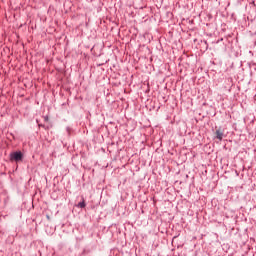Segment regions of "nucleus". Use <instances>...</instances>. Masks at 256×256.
Segmentation results:
<instances>
[{
    "instance_id": "f257e3e1",
    "label": "nucleus",
    "mask_w": 256,
    "mask_h": 256,
    "mask_svg": "<svg viewBox=\"0 0 256 256\" xmlns=\"http://www.w3.org/2000/svg\"><path fill=\"white\" fill-rule=\"evenodd\" d=\"M10 161H23V153L21 151H16L10 154Z\"/></svg>"
},
{
    "instance_id": "f03ea898",
    "label": "nucleus",
    "mask_w": 256,
    "mask_h": 256,
    "mask_svg": "<svg viewBox=\"0 0 256 256\" xmlns=\"http://www.w3.org/2000/svg\"><path fill=\"white\" fill-rule=\"evenodd\" d=\"M215 135H216V139H218L219 141H223V131L216 130Z\"/></svg>"
},
{
    "instance_id": "7ed1b4c3",
    "label": "nucleus",
    "mask_w": 256,
    "mask_h": 256,
    "mask_svg": "<svg viewBox=\"0 0 256 256\" xmlns=\"http://www.w3.org/2000/svg\"><path fill=\"white\" fill-rule=\"evenodd\" d=\"M78 207H80V209H85V201L80 202Z\"/></svg>"
}]
</instances>
